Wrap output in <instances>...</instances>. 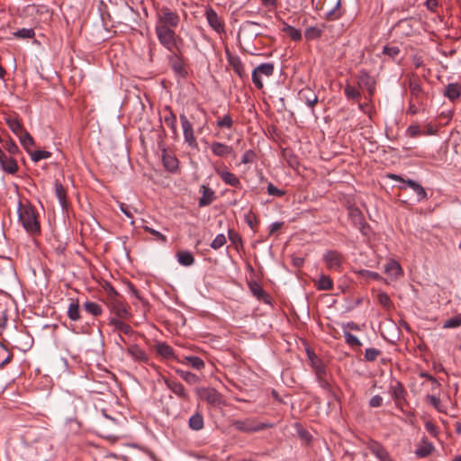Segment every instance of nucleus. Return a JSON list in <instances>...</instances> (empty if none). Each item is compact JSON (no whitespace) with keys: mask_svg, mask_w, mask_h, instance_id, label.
I'll return each mask as SVG.
<instances>
[{"mask_svg":"<svg viewBox=\"0 0 461 461\" xmlns=\"http://www.w3.org/2000/svg\"><path fill=\"white\" fill-rule=\"evenodd\" d=\"M433 450L434 446L432 443L427 440H422L421 444L417 447L414 453L418 457L423 458L430 455Z\"/></svg>","mask_w":461,"mask_h":461,"instance_id":"obj_30","label":"nucleus"},{"mask_svg":"<svg viewBox=\"0 0 461 461\" xmlns=\"http://www.w3.org/2000/svg\"><path fill=\"white\" fill-rule=\"evenodd\" d=\"M120 319L121 318L118 317H112L109 320V324L113 326L115 330L122 332L126 335H131L133 333V330L131 329V327Z\"/></svg>","mask_w":461,"mask_h":461,"instance_id":"obj_26","label":"nucleus"},{"mask_svg":"<svg viewBox=\"0 0 461 461\" xmlns=\"http://www.w3.org/2000/svg\"><path fill=\"white\" fill-rule=\"evenodd\" d=\"M391 393L397 405L401 404L402 401H405L406 391L400 382H395V384L391 386Z\"/></svg>","mask_w":461,"mask_h":461,"instance_id":"obj_25","label":"nucleus"},{"mask_svg":"<svg viewBox=\"0 0 461 461\" xmlns=\"http://www.w3.org/2000/svg\"><path fill=\"white\" fill-rule=\"evenodd\" d=\"M232 426L241 432L250 433V432H256L260 431L263 429H266L267 428H271L272 424L270 423H264L260 422L258 423L256 420L252 418H247L244 420H237L232 421Z\"/></svg>","mask_w":461,"mask_h":461,"instance_id":"obj_4","label":"nucleus"},{"mask_svg":"<svg viewBox=\"0 0 461 461\" xmlns=\"http://www.w3.org/2000/svg\"><path fill=\"white\" fill-rule=\"evenodd\" d=\"M219 128L230 129L233 125V120L230 114H225L224 116L218 119L216 122Z\"/></svg>","mask_w":461,"mask_h":461,"instance_id":"obj_47","label":"nucleus"},{"mask_svg":"<svg viewBox=\"0 0 461 461\" xmlns=\"http://www.w3.org/2000/svg\"><path fill=\"white\" fill-rule=\"evenodd\" d=\"M322 35V29L318 26H311L305 30L304 36L307 41L320 39Z\"/></svg>","mask_w":461,"mask_h":461,"instance_id":"obj_41","label":"nucleus"},{"mask_svg":"<svg viewBox=\"0 0 461 461\" xmlns=\"http://www.w3.org/2000/svg\"><path fill=\"white\" fill-rule=\"evenodd\" d=\"M256 154L253 150L249 149L244 152L241 158V163L243 164H250L255 160Z\"/></svg>","mask_w":461,"mask_h":461,"instance_id":"obj_58","label":"nucleus"},{"mask_svg":"<svg viewBox=\"0 0 461 461\" xmlns=\"http://www.w3.org/2000/svg\"><path fill=\"white\" fill-rule=\"evenodd\" d=\"M13 35L18 39H32L35 36V32L32 28H23L14 32Z\"/></svg>","mask_w":461,"mask_h":461,"instance_id":"obj_46","label":"nucleus"},{"mask_svg":"<svg viewBox=\"0 0 461 461\" xmlns=\"http://www.w3.org/2000/svg\"><path fill=\"white\" fill-rule=\"evenodd\" d=\"M156 35L159 43L169 51L177 49V41H179L173 28L155 27Z\"/></svg>","mask_w":461,"mask_h":461,"instance_id":"obj_2","label":"nucleus"},{"mask_svg":"<svg viewBox=\"0 0 461 461\" xmlns=\"http://www.w3.org/2000/svg\"><path fill=\"white\" fill-rule=\"evenodd\" d=\"M180 122L183 129V135L185 141L191 148H197V140L194 136L192 122L185 114H180Z\"/></svg>","mask_w":461,"mask_h":461,"instance_id":"obj_13","label":"nucleus"},{"mask_svg":"<svg viewBox=\"0 0 461 461\" xmlns=\"http://www.w3.org/2000/svg\"><path fill=\"white\" fill-rule=\"evenodd\" d=\"M179 264L185 267L192 266L194 262V258L191 252L187 250H182L176 254Z\"/></svg>","mask_w":461,"mask_h":461,"instance_id":"obj_37","label":"nucleus"},{"mask_svg":"<svg viewBox=\"0 0 461 461\" xmlns=\"http://www.w3.org/2000/svg\"><path fill=\"white\" fill-rule=\"evenodd\" d=\"M383 53L391 58H395L400 53V49L395 46H385L383 50Z\"/></svg>","mask_w":461,"mask_h":461,"instance_id":"obj_59","label":"nucleus"},{"mask_svg":"<svg viewBox=\"0 0 461 461\" xmlns=\"http://www.w3.org/2000/svg\"><path fill=\"white\" fill-rule=\"evenodd\" d=\"M299 98L312 109L313 108L314 104L318 102L317 95L310 88L302 89L299 92Z\"/></svg>","mask_w":461,"mask_h":461,"instance_id":"obj_24","label":"nucleus"},{"mask_svg":"<svg viewBox=\"0 0 461 461\" xmlns=\"http://www.w3.org/2000/svg\"><path fill=\"white\" fill-rule=\"evenodd\" d=\"M164 122L167 127H169L174 135L177 134V122H176V116L175 113L169 110L168 115L165 116Z\"/></svg>","mask_w":461,"mask_h":461,"instance_id":"obj_44","label":"nucleus"},{"mask_svg":"<svg viewBox=\"0 0 461 461\" xmlns=\"http://www.w3.org/2000/svg\"><path fill=\"white\" fill-rule=\"evenodd\" d=\"M344 93L348 99L357 100L360 97V92L354 86L347 85Z\"/></svg>","mask_w":461,"mask_h":461,"instance_id":"obj_52","label":"nucleus"},{"mask_svg":"<svg viewBox=\"0 0 461 461\" xmlns=\"http://www.w3.org/2000/svg\"><path fill=\"white\" fill-rule=\"evenodd\" d=\"M348 219L352 224L357 228L364 235H366L367 230H369V226L365 222L362 212L354 205L348 206Z\"/></svg>","mask_w":461,"mask_h":461,"instance_id":"obj_9","label":"nucleus"},{"mask_svg":"<svg viewBox=\"0 0 461 461\" xmlns=\"http://www.w3.org/2000/svg\"><path fill=\"white\" fill-rule=\"evenodd\" d=\"M31 158L34 162H38L41 159H47L51 156V153L47 150H35L33 152L31 151Z\"/></svg>","mask_w":461,"mask_h":461,"instance_id":"obj_51","label":"nucleus"},{"mask_svg":"<svg viewBox=\"0 0 461 461\" xmlns=\"http://www.w3.org/2000/svg\"><path fill=\"white\" fill-rule=\"evenodd\" d=\"M143 229L145 231L150 233L151 235H153L156 239V240L158 241H160V242H167V237L165 235H163L161 232L149 227V226H143Z\"/></svg>","mask_w":461,"mask_h":461,"instance_id":"obj_54","label":"nucleus"},{"mask_svg":"<svg viewBox=\"0 0 461 461\" xmlns=\"http://www.w3.org/2000/svg\"><path fill=\"white\" fill-rule=\"evenodd\" d=\"M5 149L10 154H16L19 151V148L13 140H8L5 144Z\"/></svg>","mask_w":461,"mask_h":461,"instance_id":"obj_61","label":"nucleus"},{"mask_svg":"<svg viewBox=\"0 0 461 461\" xmlns=\"http://www.w3.org/2000/svg\"><path fill=\"white\" fill-rule=\"evenodd\" d=\"M212 153L220 158H225L233 152L231 146L219 141H212L210 145Z\"/></svg>","mask_w":461,"mask_h":461,"instance_id":"obj_20","label":"nucleus"},{"mask_svg":"<svg viewBox=\"0 0 461 461\" xmlns=\"http://www.w3.org/2000/svg\"><path fill=\"white\" fill-rule=\"evenodd\" d=\"M380 354L381 352L379 349L375 348H369L366 349L365 358L367 361H375Z\"/></svg>","mask_w":461,"mask_h":461,"instance_id":"obj_55","label":"nucleus"},{"mask_svg":"<svg viewBox=\"0 0 461 461\" xmlns=\"http://www.w3.org/2000/svg\"><path fill=\"white\" fill-rule=\"evenodd\" d=\"M126 353L130 357H131L134 361H137L140 363H147L149 361V357H148L146 352L136 344L131 345L126 349Z\"/></svg>","mask_w":461,"mask_h":461,"instance_id":"obj_21","label":"nucleus"},{"mask_svg":"<svg viewBox=\"0 0 461 461\" xmlns=\"http://www.w3.org/2000/svg\"><path fill=\"white\" fill-rule=\"evenodd\" d=\"M310 359L312 361V366L315 371V375L321 385L322 387H326L328 383L326 381L327 370L323 363L317 357H311Z\"/></svg>","mask_w":461,"mask_h":461,"instance_id":"obj_16","label":"nucleus"},{"mask_svg":"<svg viewBox=\"0 0 461 461\" xmlns=\"http://www.w3.org/2000/svg\"><path fill=\"white\" fill-rule=\"evenodd\" d=\"M245 221L252 230H255L258 224L257 217L251 212L245 216Z\"/></svg>","mask_w":461,"mask_h":461,"instance_id":"obj_62","label":"nucleus"},{"mask_svg":"<svg viewBox=\"0 0 461 461\" xmlns=\"http://www.w3.org/2000/svg\"><path fill=\"white\" fill-rule=\"evenodd\" d=\"M166 386L174 393L176 396L183 402H190V394L185 390V386L178 381L171 378L162 377Z\"/></svg>","mask_w":461,"mask_h":461,"instance_id":"obj_10","label":"nucleus"},{"mask_svg":"<svg viewBox=\"0 0 461 461\" xmlns=\"http://www.w3.org/2000/svg\"><path fill=\"white\" fill-rule=\"evenodd\" d=\"M156 352L164 358H171L174 357L172 347L165 342H158L155 346Z\"/></svg>","mask_w":461,"mask_h":461,"instance_id":"obj_34","label":"nucleus"},{"mask_svg":"<svg viewBox=\"0 0 461 461\" xmlns=\"http://www.w3.org/2000/svg\"><path fill=\"white\" fill-rule=\"evenodd\" d=\"M0 165L2 168L9 174H14L18 169L15 159L7 155L2 161H0Z\"/></svg>","mask_w":461,"mask_h":461,"instance_id":"obj_35","label":"nucleus"},{"mask_svg":"<svg viewBox=\"0 0 461 461\" xmlns=\"http://www.w3.org/2000/svg\"><path fill=\"white\" fill-rule=\"evenodd\" d=\"M18 221L24 230L32 236L41 234V225L35 208L30 203L18 204Z\"/></svg>","mask_w":461,"mask_h":461,"instance_id":"obj_1","label":"nucleus"},{"mask_svg":"<svg viewBox=\"0 0 461 461\" xmlns=\"http://www.w3.org/2000/svg\"><path fill=\"white\" fill-rule=\"evenodd\" d=\"M195 393L201 400L205 401L208 404L220 406L223 403V396L214 388L197 387L195 388Z\"/></svg>","mask_w":461,"mask_h":461,"instance_id":"obj_5","label":"nucleus"},{"mask_svg":"<svg viewBox=\"0 0 461 461\" xmlns=\"http://www.w3.org/2000/svg\"><path fill=\"white\" fill-rule=\"evenodd\" d=\"M426 400L439 412L446 413V407L442 404L440 399L435 395L428 394Z\"/></svg>","mask_w":461,"mask_h":461,"instance_id":"obj_45","label":"nucleus"},{"mask_svg":"<svg viewBox=\"0 0 461 461\" xmlns=\"http://www.w3.org/2000/svg\"><path fill=\"white\" fill-rule=\"evenodd\" d=\"M267 194L269 195L280 197V196H283L285 194V192L283 190L278 189L272 183H269L268 185H267Z\"/></svg>","mask_w":461,"mask_h":461,"instance_id":"obj_60","label":"nucleus"},{"mask_svg":"<svg viewBox=\"0 0 461 461\" xmlns=\"http://www.w3.org/2000/svg\"><path fill=\"white\" fill-rule=\"evenodd\" d=\"M274 65L272 63H262L256 67L252 72V82L258 89H262L264 86L262 76L267 77L274 74Z\"/></svg>","mask_w":461,"mask_h":461,"instance_id":"obj_7","label":"nucleus"},{"mask_svg":"<svg viewBox=\"0 0 461 461\" xmlns=\"http://www.w3.org/2000/svg\"><path fill=\"white\" fill-rule=\"evenodd\" d=\"M213 169L217 176H219L220 178L224 182V184L236 188H241V182L239 177L235 174L230 172L224 164H214Z\"/></svg>","mask_w":461,"mask_h":461,"instance_id":"obj_8","label":"nucleus"},{"mask_svg":"<svg viewBox=\"0 0 461 461\" xmlns=\"http://www.w3.org/2000/svg\"><path fill=\"white\" fill-rule=\"evenodd\" d=\"M179 22V15L168 7L164 6L157 14L155 27L176 28L178 26Z\"/></svg>","mask_w":461,"mask_h":461,"instance_id":"obj_3","label":"nucleus"},{"mask_svg":"<svg viewBox=\"0 0 461 461\" xmlns=\"http://www.w3.org/2000/svg\"><path fill=\"white\" fill-rule=\"evenodd\" d=\"M192 119L195 123H202L198 128V131L202 132L207 124V113L204 109L198 107L195 113L192 114Z\"/></svg>","mask_w":461,"mask_h":461,"instance_id":"obj_32","label":"nucleus"},{"mask_svg":"<svg viewBox=\"0 0 461 461\" xmlns=\"http://www.w3.org/2000/svg\"><path fill=\"white\" fill-rule=\"evenodd\" d=\"M85 310L93 316H100L103 312L101 305L95 302H86L84 304Z\"/></svg>","mask_w":461,"mask_h":461,"instance_id":"obj_43","label":"nucleus"},{"mask_svg":"<svg viewBox=\"0 0 461 461\" xmlns=\"http://www.w3.org/2000/svg\"><path fill=\"white\" fill-rule=\"evenodd\" d=\"M250 291L258 300L265 303H270V296L265 292L260 285L258 283H252L249 285Z\"/></svg>","mask_w":461,"mask_h":461,"instance_id":"obj_27","label":"nucleus"},{"mask_svg":"<svg viewBox=\"0 0 461 461\" xmlns=\"http://www.w3.org/2000/svg\"><path fill=\"white\" fill-rule=\"evenodd\" d=\"M55 191H56V195H57L59 201L63 205L66 203V193H65L63 185L61 184L56 183L55 184Z\"/></svg>","mask_w":461,"mask_h":461,"instance_id":"obj_56","label":"nucleus"},{"mask_svg":"<svg viewBox=\"0 0 461 461\" xmlns=\"http://www.w3.org/2000/svg\"><path fill=\"white\" fill-rule=\"evenodd\" d=\"M332 287H333V282L330 278V276L321 275L320 276L319 280L317 281V288L319 290L329 291V290H331Z\"/></svg>","mask_w":461,"mask_h":461,"instance_id":"obj_42","label":"nucleus"},{"mask_svg":"<svg viewBox=\"0 0 461 461\" xmlns=\"http://www.w3.org/2000/svg\"><path fill=\"white\" fill-rule=\"evenodd\" d=\"M461 94V85L457 83H450L446 86L444 95L447 96L450 101L456 100Z\"/></svg>","mask_w":461,"mask_h":461,"instance_id":"obj_28","label":"nucleus"},{"mask_svg":"<svg viewBox=\"0 0 461 461\" xmlns=\"http://www.w3.org/2000/svg\"><path fill=\"white\" fill-rule=\"evenodd\" d=\"M189 428L193 430L198 431L203 428V417L200 412L193 414L188 420Z\"/></svg>","mask_w":461,"mask_h":461,"instance_id":"obj_33","label":"nucleus"},{"mask_svg":"<svg viewBox=\"0 0 461 461\" xmlns=\"http://www.w3.org/2000/svg\"><path fill=\"white\" fill-rule=\"evenodd\" d=\"M184 363L191 366L193 368L196 370H202L205 364L204 361L196 356H187L185 357Z\"/></svg>","mask_w":461,"mask_h":461,"instance_id":"obj_40","label":"nucleus"},{"mask_svg":"<svg viewBox=\"0 0 461 461\" xmlns=\"http://www.w3.org/2000/svg\"><path fill=\"white\" fill-rule=\"evenodd\" d=\"M5 122L10 130L17 136L24 131L23 124L16 117H7Z\"/></svg>","mask_w":461,"mask_h":461,"instance_id":"obj_38","label":"nucleus"},{"mask_svg":"<svg viewBox=\"0 0 461 461\" xmlns=\"http://www.w3.org/2000/svg\"><path fill=\"white\" fill-rule=\"evenodd\" d=\"M323 261L329 270L340 271L344 257L337 250H328L323 254Z\"/></svg>","mask_w":461,"mask_h":461,"instance_id":"obj_11","label":"nucleus"},{"mask_svg":"<svg viewBox=\"0 0 461 461\" xmlns=\"http://www.w3.org/2000/svg\"><path fill=\"white\" fill-rule=\"evenodd\" d=\"M202 197L199 199V206L204 207L211 204L215 199L214 191L207 185H203L200 188Z\"/></svg>","mask_w":461,"mask_h":461,"instance_id":"obj_23","label":"nucleus"},{"mask_svg":"<svg viewBox=\"0 0 461 461\" xmlns=\"http://www.w3.org/2000/svg\"><path fill=\"white\" fill-rule=\"evenodd\" d=\"M107 304L112 312H113L118 318L129 319L131 317V312H129V309L124 303L122 296L108 301Z\"/></svg>","mask_w":461,"mask_h":461,"instance_id":"obj_14","label":"nucleus"},{"mask_svg":"<svg viewBox=\"0 0 461 461\" xmlns=\"http://www.w3.org/2000/svg\"><path fill=\"white\" fill-rule=\"evenodd\" d=\"M383 397L380 395H374L369 400V406L373 408L380 407L383 404Z\"/></svg>","mask_w":461,"mask_h":461,"instance_id":"obj_64","label":"nucleus"},{"mask_svg":"<svg viewBox=\"0 0 461 461\" xmlns=\"http://www.w3.org/2000/svg\"><path fill=\"white\" fill-rule=\"evenodd\" d=\"M358 86L366 88L370 95H373L375 89V81L366 70H362L358 76Z\"/></svg>","mask_w":461,"mask_h":461,"instance_id":"obj_19","label":"nucleus"},{"mask_svg":"<svg viewBox=\"0 0 461 461\" xmlns=\"http://www.w3.org/2000/svg\"><path fill=\"white\" fill-rule=\"evenodd\" d=\"M104 290L107 295V302L121 296L120 294L110 284H107L104 286Z\"/></svg>","mask_w":461,"mask_h":461,"instance_id":"obj_57","label":"nucleus"},{"mask_svg":"<svg viewBox=\"0 0 461 461\" xmlns=\"http://www.w3.org/2000/svg\"><path fill=\"white\" fill-rule=\"evenodd\" d=\"M67 314L68 317L73 321H77L81 319L80 307L77 300H71L68 308Z\"/></svg>","mask_w":461,"mask_h":461,"instance_id":"obj_31","label":"nucleus"},{"mask_svg":"<svg viewBox=\"0 0 461 461\" xmlns=\"http://www.w3.org/2000/svg\"><path fill=\"white\" fill-rule=\"evenodd\" d=\"M344 338L346 343L350 347H361L362 343L361 341L353 334L350 332L344 330Z\"/></svg>","mask_w":461,"mask_h":461,"instance_id":"obj_48","label":"nucleus"},{"mask_svg":"<svg viewBox=\"0 0 461 461\" xmlns=\"http://www.w3.org/2000/svg\"><path fill=\"white\" fill-rule=\"evenodd\" d=\"M162 162L164 167L170 172H175L178 168L177 158L167 152H164L162 155Z\"/></svg>","mask_w":461,"mask_h":461,"instance_id":"obj_29","label":"nucleus"},{"mask_svg":"<svg viewBox=\"0 0 461 461\" xmlns=\"http://www.w3.org/2000/svg\"><path fill=\"white\" fill-rule=\"evenodd\" d=\"M408 87L410 90V100H415L417 104H422L426 94L421 87L420 79L417 76L412 75L408 80Z\"/></svg>","mask_w":461,"mask_h":461,"instance_id":"obj_12","label":"nucleus"},{"mask_svg":"<svg viewBox=\"0 0 461 461\" xmlns=\"http://www.w3.org/2000/svg\"><path fill=\"white\" fill-rule=\"evenodd\" d=\"M21 145L24 148V149L31 153V148L34 145V140L32 136L27 131H23V133L18 135Z\"/></svg>","mask_w":461,"mask_h":461,"instance_id":"obj_36","label":"nucleus"},{"mask_svg":"<svg viewBox=\"0 0 461 461\" xmlns=\"http://www.w3.org/2000/svg\"><path fill=\"white\" fill-rule=\"evenodd\" d=\"M388 177L392 180L402 183V185H400L401 189H406L407 186L411 188L417 194L418 201H421L427 198V192L418 182L411 179L405 180L401 176L396 174H389Z\"/></svg>","mask_w":461,"mask_h":461,"instance_id":"obj_6","label":"nucleus"},{"mask_svg":"<svg viewBox=\"0 0 461 461\" xmlns=\"http://www.w3.org/2000/svg\"><path fill=\"white\" fill-rule=\"evenodd\" d=\"M226 243V237L224 234H218L211 243V248L213 249H219Z\"/></svg>","mask_w":461,"mask_h":461,"instance_id":"obj_53","label":"nucleus"},{"mask_svg":"<svg viewBox=\"0 0 461 461\" xmlns=\"http://www.w3.org/2000/svg\"><path fill=\"white\" fill-rule=\"evenodd\" d=\"M176 374L189 384H196L200 383L199 376L195 374L189 372V371L177 369Z\"/></svg>","mask_w":461,"mask_h":461,"instance_id":"obj_39","label":"nucleus"},{"mask_svg":"<svg viewBox=\"0 0 461 461\" xmlns=\"http://www.w3.org/2000/svg\"><path fill=\"white\" fill-rule=\"evenodd\" d=\"M205 17L209 26L218 33L224 32V23L218 14L212 8H208L205 12Z\"/></svg>","mask_w":461,"mask_h":461,"instance_id":"obj_15","label":"nucleus"},{"mask_svg":"<svg viewBox=\"0 0 461 461\" xmlns=\"http://www.w3.org/2000/svg\"><path fill=\"white\" fill-rule=\"evenodd\" d=\"M459 326H461V313L453 318L447 319L443 323L444 329H454V328H457Z\"/></svg>","mask_w":461,"mask_h":461,"instance_id":"obj_50","label":"nucleus"},{"mask_svg":"<svg viewBox=\"0 0 461 461\" xmlns=\"http://www.w3.org/2000/svg\"><path fill=\"white\" fill-rule=\"evenodd\" d=\"M425 429L431 436L436 437L438 435V429L433 422L426 421Z\"/></svg>","mask_w":461,"mask_h":461,"instance_id":"obj_63","label":"nucleus"},{"mask_svg":"<svg viewBox=\"0 0 461 461\" xmlns=\"http://www.w3.org/2000/svg\"><path fill=\"white\" fill-rule=\"evenodd\" d=\"M171 52L172 54L168 56V61L171 68L177 76L185 77L187 72L183 59L175 50Z\"/></svg>","mask_w":461,"mask_h":461,"instance_id":"obj_18","label":"nucleus"},{"mask_svg":"<svg viewBox=\"0 0 461 461\" xmlns=\"http://www.w3.org/2000/svg\"><path fill=\"white\" fill-rule=\"evenodd\" d=\"M284 32L294 41H300L302 39L301 31L291 25H286L284 28Z\"/></svg>","mask_w":461,"mask_h":461,"instance_id":"obj_49","label":"nucleus"},{"mask_svg":"<svg viewBox=\"0 0 461 461\" xmlns=\"http://www.w3.org/2000/svg\"><path fill=\"white\" fill-rule=\"evenodd\" d=\"M384 273L392 281L402 275V269L397 261L391 259L384 266Z\"/></svg>","mask_w":461,"mask_h":461,"instance_id":"obj_22","label":"nucleus"},{"mask_svg":"<svg viewBox=\"0 0 461 461\" xmlns=\"http://www.w3.org/2000/svg\"><path fill=\"white\" fill-rule=\"evenodd\" d=\"M367 448L379 461H393L388 451L379 442L369 441Z\"/></svg>","mask_w":461,"mask_h":461,"instance_id":"obj_17","label":"nucleus"}]
</instances>
